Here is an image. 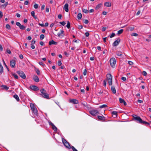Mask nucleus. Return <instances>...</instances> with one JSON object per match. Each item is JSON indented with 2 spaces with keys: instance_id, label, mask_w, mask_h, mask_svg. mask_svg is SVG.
I'll use <instances>...</instances> for the list:
<instances>
[{
  "instance_id": "45",
  "label": "nucleus",
  "mask_w": 151,
  "mask_h": 151,
  "mask_svg": "<svg viewBox=\"0 0 151 151\" xmlns=\"http://www.w3.org/2000/svg\"><path fill=\"white\" fill-rule=\"evenodd\" d=\"M115 34L114 33H112L111 35L110 36V38H111L113 37H114L115 36Z\"/></svg>"
},
{
  "instance_id": "46",
  "label": "nucleus",
  "mask_w": 151,
  "mask_h": 151,
  "mask_svg": "<svg viewBox=\"0 0 151 151\" xmlns=\"http://www.w3.org/2000/svg\"><path fill=\"white\" fill-rule=\"evenodd\" d=\"M58 64L59 66L61 65L62 64V63L61 61L60 60L58 61Z\"/></svg>"
},
{
  "instance_id": "40",
  "label": "nucleus",
  "mask_w": 151,
  "mask_h": 151,
  "mask_svg": "<svg viewBox=\"0 0 151 151\" xmlns=\"http://www.w3.org/2000/svg\"><path fill=\"white\" fill-rule=\"evenodd\" d=\"M129 29L130 31H132L134 29V27H129Z\"/></svg>"
},
{
  "instance_id": "51",
  "label": "nucleus",
  "mask_w": 151,
  "mask_h": 151,
  "mask_svg": "<svg viewBox=\"0 0 151 151\" xmlns=\"http://www.w3.org/2000/svg\"><path fill=\"white\" fill-rule=\"evenodd\" d=\"M106 80L104 81V86H106Z\"/></svg>"
},
{
  "instance_id": "53",
  "label": "nucleus",
  "mask_w": 151,
  "mask_h": 151,
  "mask_svg": "<svg viewBox=\"0 0 151 151\" xmlns=\"http://www.w3.org/2000/svg\"><path fill=\"white\" fill-rule=\"evenodd\" d=\"M39 64L40 65H42V66H44L45 65L44 63H43L42 62H39Z\"/></svg>"
},
{
  "instance_id": "55",
  "label": "nucleus",
  "mask_w": 151,
  "mask_h": 151,
  "mask_svg": "<svg viewBox=\"0 0 151 151\" xmlns=\"http://www.w3.org/2000/svg\"><path fill=\"white\" fill-rule=\"evenodd\" d=\"M88 21L87 19H85L84 21V23L86 24H88Z\"/></svg>"
},
{
  "instance_id": "18",
  "label": "nucleus",
  "mask_w": 151,
  "mask_h": 151,
  "mask_svg": "<svg viewBox=\"0 0 151 151\" xmlns=\"http://www.w3.org/2000/svg\"><path fill=\"white\" fill-rule=\"evenodd\" d=\"M32 112L34 113L35 115H37V111L36 108L32 110Z\"/></svg>"
},
{
  "instance_id": "26",
  "label": "nucleus",
  "mask_w": 151,
  "mask_h": 151,
  "mask_svg": "<svg viewBox=\"0 0 151 151\" xmlns=\"http://www.w3.org/2000/svg\"><path fill=\"white\" fill-rule=\"evenodd\" d=\"M11 74L14 77L15 79H18V76L15 73H12Z\"/></svg>"
},
{
  "instance_id": "13",
  "label": "nucleus",
  "mask_w": 151,
  "mask_h": 151,
  "mask_svg": "<svg viewBox=\"0 0 151 151\" xmlns=\"http://www.w3.org/2000/svg\"><path fill=\"white\" fill-rule=\"evenodd\" d=\"M63 8L66 12H68L69 11L68 4L67 3L65 4Z\"/></svg>"
},
{
  "instance_id": "41",
  "label": "nucleus",
  "mask_w": 151,
  "mask_h": 151,
  "mask_svg": "<svg viewBox=\"0 0 151 151\" xmlns=\"http://www.w3.org/2000/svg\"><path fill=\"white\" fill-rule=\"evenodd\" d=\"M131 35L132 36H138V35L136 33H133Z\"/></svg>"
},
{
  "instance_id": "12",
  "label": "nucleus",
  "mask_w": 151,
  "mask_h": 151,
  "mask_svg": "<svg viewBox=\"0 0 151 151\" xmlns=\"http://www.w3.org/2000/svg\"><path fill=\"white\" fill-rule=\"evenodd\" d=\"M70 103H72L73 104H78V100L77 99H70Z\"/></svg>"
},
{
  "instance_id": "30",
  "label": "nucleus",
  "mask_w": 151,
  "mask_h": 151,
  "mask_svg": "<svg viewBox=\"0 0 151 151\" xmlns=\"http://www.w3.org/2000/svg\"><path fill=\"white\" fill-rule=\"evenodd\" d=\"M123 29H121L118 31L117 35H119L122 34L123 32Z\"/></svg>"
},
{
  "instance_id": "28",
  "label": "nucleus",
  "mask_w": 151,
  "mask_h": 151,
  "mask_svg": "<svg viewBox=\"0 0 151 151\" xmlns=\"http://www.w3.org/2000/svg\"><path fill=\"white\" fill-rule=\"evenodd\" d=\"M2 88L5 90H7L9 89V88L5 85H2L1 86Z\"/></svg>"
},
{
  "instance_id": "52",
  "label": "nucleus",
  "mask_w": 151,
  "mask_h": 151,
  "mask_svg": "<svg viewBox=\"0 0 151 151\" xmlns=\"http://www.w3.org/2000/svg\"><path fill=\"white\" fill-rule=\"evenodd\" d=\"M35 13L34 11H32L31 12V14L32 17L34 16V15H35Z\"/></svg>"
},
{
  "instance_id": "39",
  "label": "nucleus",
  "mask_w": 151,
  "mask_h": 151,
  "mask_svg": "<svg viewBox=\"0 0 151 151\" xmlns=\"http://www.w3.org/2000/svg\"><path fill=\"white\" fill-rule=\"evenodd\" d=\"M82 105H83L84 106H86L87 105V103L85 101H83L81 103Z\"/></svg>"
},
{
  "instance_id": "57",
  "label": "nucleus",
  "mask_w": 151,
  "mask_h": 151,
  "mask_svg": "<svg viewBox=\"0 0 151 151\" xmlns=\"http://www.w3.org/2000/svg\"><path fill=\"white\" fill-rule=\"evenodd\" d=\"M62 17V15L61 14H59L58 15V17L59 19H61Z\"/></svg>"
},
{
  "instance_id": "43",
  "label": "nucleus",
  "mask_w": 151,
  "mask_h": 151,
  "mask_svg": "<svg viewBox=\"0 0 151 151\" xmlns=\"http://www.w3.org/2000/svg\"><path fill=\"white\" fill-rule=\"evenodd\" d=\"M38 5L36 4H35L34 5V8L36 9H37L38 8Z\"/></svg>"
},
{
  "instance_id": "31",
  "label": "nucleus",
  "mask_w": 151,
  "mask_h": 151,
  "mask_svg": "<svg viewBox=\"0 0 151 151\" xmlns=\"http://www.w3.org/2000/svg\"><path fill=\"white\" fill-rule=\"evenodd\" d=\"M52 127V128L55 131H57V128L54 124H53Z\"/></svg>"
},
{
  "instance_id": "21",
  "label": "nucleus",
  "mask_w": 151,
  "mask_h": 151,
  "mask_svg": "<svg viewBox=\"0 0 151 151\" xmlns=\"http://www.w3.org/2000/svg\"><path fill=\"white\" fill-rule=\"evenodd\" d=\"M13 97L17 101H19V98L18 96L17 95H14Z\"/></svg>"
},
{
  "instance_id": "8",
  "label": "nucleus",
  "mask_w": 151,
  "mask_h": 151,
  "mask_svg": "<svg viewBox=\"0 0 151 151\" xmlns=\"http://www.w3.org/2000/svg\"><path fill=\"white\" fill-rule=\"evenodd\" d=\"M16 24L17 26H18L19 28L22 30H24L25 29L26 27L24 25H22L19 22H17L16 23Z\"/></svg>"
},
{
  "instance_id": "64",
  "label": "nucleus",
  "mask_w": 151,
  "mask_h": 151,
  "mask_svg": "<svg viewBox=\"0 0 151 151\" xmlns=\"http://www.w3.org/2000/svg\"><path fill=\"white\" fill-rule=\"evenodd\" d=\"M106 27H103L102 29V31L103 32H104L105 31V30H106Z\"/></svg>"
},
{
  "instance_id": "17",
  "label": "nucleus",
  "mask_w": 151,
  "mask_h": 151,
  "mask_svg": "<svg viewBox=\"0 0 151 151\" xmlns=\"http://www.w3.org/2000/svg\"><path fill=\"white\" fill-rule=\"evenodd\" d=\"M98 118L99 120L102 121H104L105 119V117L103 116H98Z\"/></svg>"
},
{
  "instance_id": "2",
  "label": "nucleus",
  "mask_w": 151,
  "mask_h": 151,
  "mask_svg": "<svg viewBox=\"0 0 151 151\" xmlns=\"http://www.w3.org/2000/svg\"><path fill=\"white\" fill-rule=\"evenodd\" d=\"M40 92L42 94V96L45 98L49 99V96L48 94L46 93V91L44 89H42L40 90Z\"/></svg>"
},
{
  "instance_id": "35",
  "label": "nucleus",
  "mask_w": 151,
  "mask_h": 151,
  "mask_svg": "<svg viewBox=\"0 0 151 151\" xmlns=\"http://www.w3.org/2000/svg\"><path fill=\"white\" fill-rule=\"evenodd\" d=\"M66 27L68 29H69L70 28V24L69 21L67 22V24Z\"/></svg>"
},
{
  "instance_id": "50",
  "label": "nucleus",
  "mask_w": 151,
  "mask_h": 151,
  "mask_svg": "<svg viewBox=\"0 0 151 151\" xmlns=\"http://www.w3.org/2000/svg\"><path fill=\"white\" fill-rule=\"evenodd\" d=\"M121 79L123 81H126V78L125 77H123L121 78Z\"/></svg>"
},
{
  "instance_id": "37",
  "label": "nucleus",
  "mask_w": 151,
  "mask_h": 151,
  "mask_svg": "<svg viewBox=\"0 0 151 151\" xmlns=\"http://www.w3.org/2000/svg\"><path fill=\"white\" fill-rule=\"evenodd\" d=\"M107 106V105L106 104H103L100 106L99 108H102L105 107Z\"/></svg>"
},
{
  "instance_id": "58",
  "label": "nucleus",
  "mask_w": 151,
  "mask_h": 151,
  "mask_svg": "<svg viewBox=\"0 0 151 151\" xmlns=\"http://www.w3.org/2000/svg\"><path fill=\"white\" fill-rule=\"evenodd\" d=\"M35 40H33L31 42V45H33L34 44H35Z\"/></svg>"
},
{
  "instance_id": "49",
  "label": "nucleus",
  "mask_w": 151,
  "mask_h": 151,
  "mask_svg": "<svg viewBox=\"0 0 151 151\" xmlns=\"http://www.w3.org/2000/svg\"><path fill=\"white\" fill-rule=\"evenodd\" d=\"M60 23L63 25V26H64L65 24H66V23L64 22H60Z\"/></svg>"
},
{
  "instance_id": "22",
  "label": "nucleus",
  "mask_w": 151,
  "mask_h": 151,
  "mask_svg": "<svg viewBox=\"0 0 151 151\" xmlns=\"http://www.w3.org/2000/svg\"><path fill=\"white\" fill-rule=\"evenodd\" d=\"M102 5V4L101 3L98 4L96 6L95 9L96 10H97L99 9V8H100L101 7Z\"/></svg>"
},
{
  "instance_id": "5",
  "label": "nucleus",
  "mask_w": 151,
  "mask_h": 151,
  "mask_svg": "<svg viewBox=\"0 0 151 151\" xmlns=\"http://www.w3.org/2000/svg\"><path fill=\"white\" fill-rule=\"evenodd\" d=\"M110 65L112 68L114 67L116 63V60L115 58H112L110 60Z\"/></svg>"
},
{
  "instance_id": "23",
  "label": "nucleus",
  "mask_w": 151,
  "mask_h": 151,
  "mask_svg": "<svg viewBox=\"0 0 151 151\" xmlns=\"http://www.w3.org/2000/svg\"><path fill=\"white\" fill-rule=\"evenodd\" d=\"M104 5L105 6L107 7H110L111 6V4L109 2H105Z\"/></svg>"
},
{
  "instance_id": "7",
  "label": "nucleus",
  "mask_w": 151,
  "mask_h": 151,
  "mask_svg": "<svg viewBox=\"0 0 151 151\" xmlns=\"http://www.w3.org/2000/svg\"><path fill=\"white\" fill-rule=\"evenodd\" d=\"M90 114L93 116H94L97 114H99L98 111L96 110H93L90 111Z\"/></svg>"
},
{
  "instance_id": "36",
  "label": "nucleus",
  "mask_w": 151,
  "mask_h": 151,
  "mask_svg": "<svg viewBox=\"0 0 151 151\" xmlns=\"http://www.w3.org/2000/svg\"><path fill=\"white\" fill-rule=\"evenodd\" d=\"M111 114L114 115H116L117 114V112L115 111H112L111 112Z\"/></svg>"
},
{
  "instance_id": "63",
  "label": "nucleus",
  "mask_w": 151,
  "mask_h": 151,
  "mask_svg": "<svg viewBox=\"0 0 151 151\" xmlns=\"http://www.w3.org/2000/svg\"><path fill=\"white\" fill-rule=\"evenodd\" d=\"M64 54L65 55L67 56H68L69 55V54L66 52H64Z\"/></svg>"
},
{
  "instance_id": "29",
  "label": "nucleus",
  "mask_w": 151,
  "mask_h": 151,
  "mask_svg": "<svg viewBox=\"0 0 151 151\" xmlns=\"http://www.w3.org/2000/svg\"><path fill=\"white\" fill-rule=\"evenodd\" d=\"M30 106L32 110L36 108V107L35 106L34 104L32 103L30 104Z\"/></svg>"
},
{
  "instance_id": "19",
  "label": "nucleus",
  "mask_w": 151,
  "mask_h": 151,
  "mask_svg": "<svg viewBox=\"0 0 151 151\" xmlns=\"http://www.w3.org/2000/svg\"><path fill=\"white\" fill-rule=\"evenodd\" d=\"M3 71V68L1 64V63H0V73L1 74H2Z\"/></svg>"
},
{
  "instance_id": "25",
  "label": "nucleus",
  "mask_w": 151,
  "mask_h": 151,
  "mask_svg": "<svg viewBox=\"0 0 151 151\" xmlns=\"http://www.w3.org/2000/svg\"><path fill=\"white\" fill-rule=\"evenodd\" d=\"M8 2H6L5 3V4L2 5L1 6V7L5 9L6 6L8 5Z\"/></svg>"
},
{
  "instance_id": "10",
  "label": "nucleus",
  "mask_w": 151,
  "mask_h": 151,
  "mask_svg": "<svg viewBox=\"0 0 151 151\" xmlns=\"http://www.w3.org/2000/svg\"><path fill=\"white\" fill-rule=\"evenodd\" d=\"M120 41V40L119 38H118L117 40H115L113 43V45L114 46H116L118 45Z\"/></svg>"
},
{
  "instance_id": "14",
  "label": "nucleus",
  "mask_w": 151,
  "mask_h": 151,
  "mask_svg": "<svg viewBox=\"0 0 151 151\" xmlns=\"http://www.w3.org/2000/svg\"><path fill=\"white\" fill-rule=\"evenodd\" d=\"M33 79L34 81L36 82H38L39 81V78L37 76H34L33 77Z\"/></svg>"
},
{
  "instance_id": "59",
  "label": "nucleus",
  "mask_w": 151,
  "mask_h": 151,
  "mask_svg": "<svg viewBox=\"0 0 151 151\" xmlns=\"http://www.w3.org/2000/svg\"><path fill=\"white\" fill-rule=\"evenodd\" d=\"M0 50L1 51H3V49L2 46L0 44Z\"/></svg>"
},
{
  "instance_id": "27",
  "label": "nucleus",
  "mask_w": 151,
  "mask_h": 151,
  "mask_svg": "<svg viewBox=\"0 0 151 151\" xmlns=\"http://www.w3.org/2000/svg\"><path fill=\"white\" fill-rule=\"evenodd\" d=\"M82 17V15L81 13H79L78 14L77 17L78 19H80Z\"/></svg>"
},
{
  "instance_id": "11",
  "label": "nucleus",
  "mask_w": 151,
  "mask_h": 151,
  "mask_svg": "<svg viewBox=\"0 0 151 151\" xmlns=\"http://www.w3.org/2000/svg\"><path fill=\"white\" fill-rule=\"evenodd\" d=\"M10 65L11 67L14 68L15 65V61L14 60H12L10 61Z\"/></svg>"
},
{
  "instance_id": "1",
  "label": "nucleus",
  "mask_w": 151,
  "mask_h": 151,
  "mask_svg": "<svg viewBox=\"0 0 151 151\" xmlns=\"http://www.w3.org/2000/svg\"><path fill=\"white\" fill-rule=\"evenodd\" d=\"M133 117L135 120L137 122L141 124H145L146 125H149L150 124V123L146 122L142 120L141 118L139 116H137L136 115H134L133 116Z\"/></svg>"
},
{
  "instance_id": "16",
  "label": "nucleus",
  "mask_w": 151,
  "mask_h": 151,
  "mask_svg": "<svg viewBox=\"0 0 151 151\" xmlns=\"http://www.w3.org/2000/svg\"><path fill=\"white\" fill-rule=\"evenodd\" d=\"M57 44V42L54 41L53 40H52L51 41H49V45H51L52 44L56 45Z\"/></svg>"
},
{
  "instance_id": "20",
  "label": "nucleus",
  "mask_w": 151,
  "mask_h": 151,
  "mask_svg": "<svg viewBox=\"0 0 151 151\" xmlns=\"http://www.w3.org/2000/svg\"><path fill=\"white\" fill-rule=\"evenodd\" d=\"M111 90L113 93H116V91L114 86H112L111 87Z\"/></svg>"
},
{
  "instance_id": "4",
  "label": "nucleus",
  "mask_w": 151,
  "mask_h": 151,
  "mask_svg": "<svg viewBox=\"0 0 151 151\" xmlns=\"http://www.w3.org/2000/svg\"><path fill=\"white\" fill-rule=\"evenodd\" d=\"M106 77L109 85H111L112 84V81L111 75L110 74H108L106 75Z\"/></svg>"
},
{
  "instance_id": "38",
  "label": "nucleus",
  "mask_w": 151,
  "mask_h": 151,
  "mask_svg": "<svg viewBox=\"0 0 151 151\" xmlns=\"http://www.w3.org/2000/svg\"><path fill=\"white\" fill-rule=\"evenodd\" d=\"M44 37H45L44 35L43 34H41L40 35V39L41 40H42L44 38Z\"/></svg>"
},
{
  "instance_id": "24",
  "label": "nucleus",
  "mask_w": 151,
  "mask_h": 151,
  "mask_svg": "<svg viewBox=\"0 0 151 151\" xmlns=\"http://www.w3.org/2000/svg\"><path fill=\"white\" fill-rule=\"evenodd\" d=\"M116 55L118 56H121L122 55V53L121 51H117L116 52Z\"/></svg>"
},
{
  "instance_id": "3",
  "label": "nucleus",
  "mask_w": 151,
  "mask_h": 151,
  "mask_svg": "<svg viewBox=\"0 0 151 151\" xmlns=\"http://www.w3.org/2000/svg\"><path fill=\"white\" fill-rule=\"evenodd\" d=\"M62 141L64 145L67 148L69 149H70L71 147L70 144L67 141V140L63 138H62Z\"/></svg>"
},
{
  "instance_id": "61",
  "label": "nucleus",
  "mask_w": 151,
  "mask_h": 151,
  "mask_svg": "<svg viewBox=\"0 0 151 151\" xmlns=\"http://www.w3.org/2000/svg\"><path fill=\"white\" fill-rule=\"evenodd\" d=\"M49 123L50 125H51L52 126L54 124L50 121L49 122Z\"/></svg>"
},
{
  "instance_id": "60",
  "label": "nucleus",
  "mask_w": 151,
  "mask_h": 151,
  "mask_svg": "<svg viewBox=\"0 0 151 151\" xmlns=\"http://www.w3.org/2000/svg\"><path fill=\"white\" fill-rule=\"evenodd\" d=\"M6 52L9 54H10L11 53V51L7 49L6 50Z\"/></svg>"
},
{
  "instance_id": "32",
  "label": "nucleus",
  "mask_w": 151,
  "mask_h": 151,
  "mask_svg": "<svg viewBox=\"0 0 151 151\" xmlns=\"http://www.w3.org/2000/svg\"><path fill=\"white\" fill-rule=\"evenodd\" d=\"M64 33V31L63 30H60V33H58V36L60 37V35L62 34H63Z\"/></svg>"
},
{
  "instance_id": "42",
  "label": "nucleus",
  "mask_w": 151,
  "mask_h": 151,
  "mask_svg": "<svg viewBox=\"0 0 151 151\" xmlns=\"http://www.w3.org/2000/svg\"><path fill=\"white\" fill-rule=\"evenodd\" d=\"M36 72L37 73V74L39 75L40 74V71L38 69H37L36 70Z\"/></svg>"
},
{
  "instance_id": "44",
  "label": "nucleus",
  "mask_w": 151,
  "mask_h": 151,
  "mask_svg": "<svg viewBox=\"0 0 151 151\" xmlns=\"http://www.w3.org/2000/svg\"><path fill=\"white\" fill-rule=\"evenodd\" d=\"M71 148L73 151H78L73 146H72Z\"/></svg>"
},
{
  "instance_id": "47",
  "label": "nucleus",
  "mask_w": 151,
  "mask_h": 151,
  "mask_svg": "<svg viewBox=\"0 0 151 151\" xmlns=\"http://www.w3.org/2000/svg\"><path fill=\"white\" fill-rule=\"evenodd\" d=\"M142 74L144 76H146L147 75V73L146 71H144L142 72Z\"/></svg>"
},
{
  "instance_id": "34",
  "label": "nucleus",
  "mask_w": 151,
  "mask_h": 151,
  "mask_svg": "<svg viewBox=\"0 0 151 151\" xmlns=\"http://www.w3.org/2000/svg\"><path fill=\"white\" fill-rule=\"evenodd\" d=\"M6 29H11V27L9 24H7L6 26Z\"/></svg>"
},
{
  "instance_id": "15",
  "label": "nucleus",
  "mask_w": 151,
  "mask_h": 151,
  "mask_svg": "<svg viewBox=\"0 0 151 151\" xmlns=\"http://www.w3.org/2000/svg\"><path fill=\"white\" fill-rule=\"evenodd\" d=\"M119 101L121 103H123L124 105L125 106L127 105V104L125 101H124V99L121 98H119Z\"/></svg>"
},
{
  "instance_id": "33",
  "label": "nucleus",
  "mask_w": 151,
  "mask_h": 151,
  "mask_svg": "<svg viewBox=\"0 0 151 151\" xmlns=\"http://www.w3.org/2000/svg\"><path fill=\"white\" fill-rule=\"evenodd\" d=\"M82 11L83 12L86 14L88 13L89 12V11H88V10L86 9H83Z\"/></svg>"
},
{
  "instance_id": "56",
  "label": "nucleus",
  "mask_w": 151,
  "mask_h": 151,
  "mask_svg": "<svg viewBox=\"0 0 151 151\" xmlns=\"http://www.w3.org/2000/svg\"><path fill=\"white\" fill-rule=\"evenodd\" d=\"M85 35L86 37H88L89 35V33L88 32H86L85 33Z\"/></svg>"
},
{
  "instance_id": "6",
  "label": "nucleus",
  "mask_w": 151,
  "mask_h": 151,
  "mask_svg": "<svg viewBox=\"0 0 151 151\" xmlns=\"http://www.w3.org/2000/svg\"><path fill=\"white\" fill-rule=\"evenodd\" d=\"M17 73L23 79H25L26 78V76L24 73L22 71H18Z\"/></svg>"
},
{
  "instance_id": "62",
  "label": "nucleus",
  "mask_w": 151,
  "mask_h": 151,
  "mask_svg": "<svg viewBox=\"0 0 151 151\" xmlns=\"http://www.w3.org/2000/svg\"><path fill=\"white\" fill-rule=\"evenodd\" d=\"M29 3V2L27 1H24V4L25 5H27Z\"/></svg>"
},
{
  "instance_id": "54",
  "label": "nucleus",
  "mask_w": 151,
  "mask_h": 151,
  "mask_svg": "<svg viewBox=\"0 0 151 151\" xmlns=\"http://www.w3.org/2000/svg\"><path fill=\"white\" fill-rule=\"evenodd\" d=\"M86 73H87V70H86V69H85L84 70V71L83 73V75L84 76H85L86 75Z\"/></svg>"
},
{
  "instance_id": "9",
  "label": "nucleus",
  "mask_w": 151,
  "mask_h": 151,
  "mask_svg": "<svg viewBox=\"0 0 151 151\" xmlns=\"http://www.w3.org/2000/svg\"><path fill=\"white\" fill-rule=\"evenodd\" d=\"M30 88L34 91H37L39 90V88L36 86L35 85L31 86H30Z\"/></svg>"
},
{
  "instance_id": "48",
  "label": "nucleus",
  "mask_w": 151,
  "mask_h": 151,
  "mask_svg": "<svg viewBox=\"0 0 151 151\" xmlns=\"http://www.w3.org/2000/svg\"><path fill=\"white\" fill-rule=\"evenodd\" d=\"M128 63L130 65H133V63L131 61H128Z\"/></svg>"
}]
</instances>
